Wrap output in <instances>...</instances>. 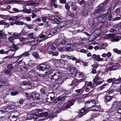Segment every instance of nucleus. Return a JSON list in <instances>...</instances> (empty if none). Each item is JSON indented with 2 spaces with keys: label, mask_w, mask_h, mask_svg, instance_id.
<instances>
[{
  "label": "nucleus",
  "mask_w": 121,
  "mask_h": 121,
  "mask_svg": "<svg viewBox=\"0 0 121 121\" xmlns=\"http://www.w3.org/2000/svg\"><path fill=\"white\" fill-rule=\"evenodd\" d=\"M48 72L46 73H48V77L52 81H56L59 80L60 77L61 75L59 72L54 73L52 71L53 69L50 68L49 69Z\"/></svg>",
  "instance_id": "obj_1"
},
{
  "label": "nucleus",
  "mask_w": 121,
  "mask_h": 121,
  "mask_svg": "<svg viewBox=\"0 0 121 121\" xmlns=\"http://www.w3.org/2000/svg\"><path fill=\"white\" fill-rule=\"evenodd\" d=\"M66 92L63 93L61 96H59L56 99V102H57L56 101H60V102L65 101V100L67 99L68 97V95L70 93H72L73 92L71 91V92L70 91H66Z\"/></svg>",
  "instance_id": "obj_2"
},
{
  "label": "nucleus",
  "mask_w": 121,
  "mask_h": 121,
  "mask_svg": "<svg viewBox=\"0 0 121 121\" xmlns=\"http://www.w3.org/2000/svg\"><path fill=\"white\" fill-rule=\"evenodd\" d=\"M85 107L87 108L90 109L92 108H97L96 102L95 99L91 100L90 101H87L85 103Z\"/></svg>",
  "instance_id": "obj_3"
},
{
  "label": "nucleus",
  "mask_w": 121,
  "mask_h": 121,
  "mask_svg": "<svg viewBox=\"0 0 121 121\" xmlns=\"http://www.w3.org/2000/svg\"><path fill=\"white\" fill-rule=\"evenodd\" d=\"M50 68H51V66L49 64H43L38 66V69L40 70L46 71L45 74H48V73H46L48 71V70Z\"/></svg>",
  "instance_id": "obj_4"
},
{
  "label": "nucleus",
  "mask_w": 121,
  "mask_h": 121,
  "mask_svg": "<svg viewBox=\"0 0 121 121\" xmlns=\"http://www.w3.org/2000/svg\"><path fill=\"white\" fill-rule=\"evenodd\" d=\"M67 70L69 71V72H70L69 73L72 76H73V77L74 76V75L75 74L76 72V68L75 67H72L71 66H69L68 67Z\"/></svg>",
  "instance_id": "obj_5"
},
{
  "label": "nucleus",
  "mask_w": 121,
  "mask_h": 121,
  "mask_svg": "<svg viewBox=\"0 0 121 121\" xmlns=\"http://www.w3.org/2000/svg\"><path fill=\"white\" fill-rule=\"evenodd\" d=\"M30 96L31 98L34 100H37L39 99L40 96L39 94L37 93L36 91H34L30 94Z\"/></svg>",
  "instance_id": "obj_6"
},
{
  "label": "nucleus",
  "mask_w": 121,
  "mask_h": 121,
  "mask_svg": "<svg viewBox=\"0 0 121 121\" xmlns=\"http://www.w3.org/2000/svg\"><path fill=\"white\" fill-rule=\"evenodd\" d=\"M6 108L5 111L8 112H13L16 110L17 108L16 106L13 105H12L10 106L6 107Z\"/></svg>",
  "instance_id": "obj_7"
},
{
  "label": "nucleus",
  "mask_w": 121,
  "mask_h": 121,
  "mask_svg": "<svg viewBox=\"0 0 121 121\" xmlns=\"http://www.w3.org/2000/svg\"><path fill=\"white\" fill-rule=\"evenodd\" d=\"M92 58L94 59L96 61H98L99 62L103 61V59L101 58L100 57V56L99 55H96L95 54H94L92 55Z\"/></svg>",
  "instance_id": "obj_8"
},
{
  "label": "nucleus",
  "mask_w": 121,
  "mask_h": 121,
  "mask_svg": "<svg viewBox=\"0 0 121 121\" xmlns=\"http://www.w3.org/2000/svg\"><path fill=\"white\" fill-rule=\"evenodd\" d=\"M107 2V1L105 0L103 3H101L97 7L102 11L105 9Z\"/></svg>",
  "instance_id": "obj_9"
},
{
  "label": "nucleus",
  "mask_w": 121,
  "mask_h": 121,
  "mask_svg": "<svg viewBox=\"0 0 121 121\" xmlns=\"http://www.w3.org/2000/svg\"><path fill=\"white\" fill-rule=\"evenodd\" d=\"M97 19L98 20V21L102 23H104L106 20H107V17H104L102 16L96 17Z\"/></svg>",
  "instance_id": "obj_10"
},
{
  "label": "nucleus",
  "mask_w": 121,
  "mask_h": 121,
  "mask_svg": "<svg viewBox=\"0 0 121 121\" xmlns=\"http://www.w3.org/2000/svg\"><path fill=\"white\" fill-rule=\"evenodd\" d=\"M57 28L56 27H55L54 28L51 29L48 32V33H49L50 35H52L56 34L57 33Z\"/></svg>",
  "instance_id": "obj_11"
},
{
  "label": "nucleus",
  "mask_w": 121,
  "mask_h": 121,
  "mask_svg": "<svg viewBox=\"0 0 121 121\" xmlns=\"http://www.w3.org/2000/svg\"><path fill=\"white\" fill-rule=\"evenodd\" d=\"M78 84L77 82V80L75 79L73 80L70 84H69V85L72 86H73V87L71 88V89L73 90L74 89L75 87L77 86Z\"/></svg>",
  "instance_id": "obj_12"
},
{
  "label": "nucleus",
  "mask_w": 121,
  "mask_h": 121,
  "mask_svg": "<svg viewBox=\"0 0 121 121\" xmlns=\"http://www.w3.org/2000/svg\"><path fill=\"white\" fill-rule=\"evenodd\" d=\"M101 11L100 9L97 7L93 12V15L94 16H97V17H98L99 13Z\"/></svg>",
  "instance_id": "obj_13"
},
{
  "label": "nucleus",
  "mask_w": 121,
  "mask_h": 121,
  "mask_svg": "<svg viewBox=\"0 0 121 121\" xmlns=\"http://www.w3.org/2000/svg\"><path fill=\"white\" fill-rule=\"evenodd\" d=\"M75 102L74 99H72L70 100L68 102L67 105L66 107L67 108H68L71 106L73 105L74 104V102Z\"/></svg>",
  "instance_id": "obj_14"
},
{
  "label": "nucleus",
  "mask_w": 121,
  "mask_h": 121,
  "mask_svg": "<svg viewBox=\"0 0 121 121\" xmlns=\"http://www.w3.org/2000/svg\"><path fill=\"white\" fill-rule=\"evenodd\" d=\"M13 113H12L10 115L9 117V119L11 121H16L17 118V117L18 116H15L13 114Z\"/></svg>",
  "instance_id": "obj_15"
},
{
  "label": "nucleus",
  "mask_w": 121,
  "mask_h": 121,
  "mask_svg": "<svg viewBox=\"0 0 121 121\" xmlns=\"http://www.w3.org/2000/svg\"><path fill=\"white\" fill-rule=\"evenodd\" d=\"M27 4L28 5H32L34 6H38L39 4L38 2H35L31 1H28L27 2Z\"/></svg>",
  "instance_id": "obj_16"
},
{
  "label": "nucleus",
  "mask_w": 121,
  "mask_h": 121,
  "mask_svg": "<svg viewBox=\"0 0 121 121\" xmlns=\"http://www.w3.org/2000/svg\"><path fill=\"white\" fill-rule=\"evenodd\" d=\"M119 67L118 65L114 64L112 66H111L108 69L109 70H115L117 69Z\"/></svg>",
  "instance_id": "obj_17"
},
{
  "label": "nucleus",
  "mask_w": 121,
  "mask_h": 121,
  "mask_svg": "<svg viewBox=\"0 0 121 121\" xmlns=\"http://www.w3.org/2000/svg\"><path fill=\"white\" fill-rule=\"evenodd\" d=\"M96 19H94L93 18H89L88 20V23L90 25L92 26L95 23V20Z\"/></svg>",
  "instance_id": "obj_18"
},
{
  "label": "nucleus",
  "mask_w": 121,
  "mask_h": 121,
  "mask_svg": "<svg viewBox=\"0 0 121 121\" xmlns=\"http://www.w3.org/2000/svg\"><path fill=\"white\" fill-rule=\"evenodd\" d=\"M50 20L53 23L57 24L59 23L60 22L59 20L57 18H55L54 19L50 18Z\"/></svg>",
  "instance_id": "obj_19"
},
{
  "label": "nucleus",
  "mask_w": 121,
  "mask_h": 121,
  "mask_svg": "<svg viewBox=\"0 0 121 121\" xmlns=\"http://www.w3.org/2000/svg\"><path fill=\"white\" fill-rule=\"evenodd\" d=\"M107 82L108 83L112 82L113 83H115V82H117L116 79L115 78H110L107 80Z\"/></svg>",
  "instance_id": "obj_20"
},
{
  "label": "nucleus",
  "mask_w": 121,
  "mask_h": 121,
  "mask_svg": "<svg viewBox=\"0 0 121 121\" xmlns=\"http://www.w3.org/2000/svg\"><path fill=\"white\" fill-rule=\"evenodd\" d=\"M39 41L38 40V38H35L31 42V44H33V45H35L39 43Z\"/></svg>",
  "instance_id": "obj_21"
},
{
  "label": "nucleus",
  "mask_w": 121,
  "mask_h": 121,
  "mask_svg": "<svg viewBox=\"0 0 121 121\" xmlns=\"http://www.w3.org/2000/svg\"><path fill=\"white\" fill-rule=\"evenodd\" d=\"M59 23L60 26L61 28L65 27L67 24V22L65 21H61L59 22Z\"/></svg>",
  "instance_id": "obj_22"
},
{
  "label": "nucleus",
  "mask_w": 121,
  "mask_h": 121,
  "mask_svg": "<svg viewBox=\"0 0 121 121\" xmlns=\"http://www.w3.org/2000/svg\"><path fill=\"white\" fill-rule=\"evenodd\" d=\"M112 98V96L109 95L105 96V101L106 102V103L107 102L109 101Z\"/></svg>",
  "instance_id": "obj_23"
},
{
  "label": "nucleus",
  "mask_w": 121,
  "mask_h": 121,
  "mask_svg": "<svg viewBox=\"0 0 121 121\" xmlns=\"http://www.w3.org/2000/svg\"><path fill=\"white\" fill-rule=\"evenodd\" d=\"M35 75V71L34 70H32L30 72L29 75H28L27 77L30 78L32 77H33V76Z\"/></svg>",
  "instance_id": "obj_24"
},
{
  "label": "nucleus",
  "mask_w": 121,
  "mask_h": 121,
  "mask_svg": "<svg viewBox=\"0 0 121 121\" xmlns=\"http://www.w3.org/2000/svg\"><path fill=\"white\" fill-rule=\"evenodd\" d=\"M48 115V114L47 112H43L40 113L39 117H47Z\"/></svg>",
  "instance_id": "obj_25"
},
{
  "label": "nucleus",
  "mask_w": 121,
  "mask_h": 121,
  "mask_svg": "<svg viewBox=\"0 0 121 121\" xmlns=\"http://www.w3.org/2000/svg\"><path fill=\"white\" fill-rule=\"evenodd\" d=\"M40 93L42 96H43L46 94L47 91L44 89L41 88L40 89Z\"/></svg>",
  "instance_id": "obj_26"
},
{
  "label": "nucleus",
  "mask_w": 121,
  "mask_h": 121,
  "mask_svg": "<svg viewBox=\"0 0 121 121\" xmlns=\"http://www.w3.org/2000/svg\"><path fill=\"white\" fill-rule=\"evenodd\" d=\"M6 35L2 30H0V39H5Z\"/></svg>",
  "instance_id": "obj_27"
},
{
  "label": "nucleus",
  "mask_w": 121,
  "mask_h": 121,
  "mask_svg": "<svg viewBox=\"0 0 121 121\" xmlns=\"http://www.w3.org/2000/svg\"><path fill=\"white\" fill-rule=\"evenodd\" d=\"M60 39H56L55 40L54 42L52 44L54 45L55 47L57 48L58 46L60 44L59 43H58L57 41H58Z\"/></svg>",
  "instance_id": "obj_28"
},
{
  "label": "nucleus",
  "mask_w": 121,
  "mask_h": 121,
  "mask_svg": "<svg viewBox=\"0 0 121 121\" xmlns=\"http://www.w3.org/2000/svg\"><path fill=\"white\" fill-rule=\"evenodd\" d=\"M21 41L23 43H27L29 42V40L27 38L24 37H21L20 39Z\"/></svg>",
  "instance_id": "obj_29"
},
{
  "label": "nucleus",
  "mask_w": 121,
  "mask_h": 121,
  "mask_svg": "<svg viewBox=\"0 0 121 121\" xmlns=\"http://www.w3.org/2000/svg\"><path fill=\"white\" fill-rule=\"evenodd\" d=\"M94 82H93V84L92 82H88L87 84V86H89L91 89L93 88L94 87V85L95 83H94Z\"/></svg>",
  "instance_id": "obj_30"
},
{
  "label": "nucleus",
  "mask_w": 121,
  "mask_h": 121,
  "mask_svg": "<svg viewBox=\"0 0 121 121\" xmlns=\"http://www.w3.org/2000/svg\"><path fill=\"white\" fill-rule=\"evenodd\" d=\"M71 44H70L69 43H67L66 44V45L69 46L68 47H67L65 49V50L67 52H70L72 51V49L70 47L71 46Z\"/></svg>",
  "instance_id": "obj_31"
},
{
  "label": "nucleus",
  "mask_w": 121,
  "mask_h": 121,
  "mask_svg": "<svg viewBox=\"0 0 121 121\" xmlns=\"http://www.w3.org/2000/svg\"><path fill=\"white\" fill-rule=\"evenodd\" d=\"M21 33H19L18 34L17 33H14L12 36L13 37V38L15 39H17L18 38H19L21 36L20 34Z\"/></svg>",
  "instance_id": "obj_32"
},
{
  "label": "nucleus",
  "mask_w": 121,
  "mask_h": 121,
  "mask_svg": "<svg viewBox=\"0 0 121 121\" xmlns=\"http://www.w3.org/2000/svg\"><path fill=\"white\" fill-rule=\"evenodd\" d=\"M25 24L23 22L19 21H18L16 20L15 21V24L16 25H23Z\"/></svg>",
  "instance_id": "obj_33"
},
{
  "label": "nucleus",
  "mask_w": 121,
  "mask_h": 121,
  "mask_svg": "<svg viewBox=\"0 0 121 121\" xmlns=\"http://www.w3.org/2000/svg\"><path fill=\"white\" fill-rule=\"evenodd\" d=\"M28 37L30 39H32L35 38V36L34 33H32L29 34H28Z\"/></svg>",
  "instance_id": "obj_34"
},
{
  "label": "nucleus",
  "mask_w": 121,
  "mask_h": 121,
  "mask_svg": "<svg viewBox=\"0 0 121 121\" xmlns=\"http://www.w3.org/2000/svg\"><path fill=\"white\" fill-rule=\"evenodd\" d=\"M5 115L4 111L0 110V119L3 118Z\"/></svg>",
  "instance_id": "obj_35"
},
{
  "label": "nucleus",
  "mask_w": 121,
  "mask_h": 121,
  "mask_svg": "<svg viewBox=\"0 0 121 121\" xmlns=\"http://www.w3.org/2000/svg\"><path fill=\"white\" fill-rule=\"evenodd\" d=\"M7 68L9 69H12L14 68V66L13 64H9L8 65Z\"/></svg>",
  "instance_id": "obj_36"
},
{
  "label": "nucleus",
  "mask_w": 121,
  "mask_h": 121,
  "mask_svg": "<svg viewBox=\"0 0 121 121\" xmlns=\"http://www.w3.org/2000/svg\"><path fill=\"white\" fill-rule=\"evenodd\" d=\"M34 62L32 60H31L29 61L27 65L29 66H33L34 65Z\"/></svg>",
  "instance_id": "obj_37"
},
{
  "label": "nucleus",
  "mask_w": 121,
  "mask_h": 121,
  "mask_svg": "<svg viewBox=\"0 0 121 121\" xmlns=\"http://www.w3.org/2000/svg\"><path fill=\"white\" fill-rule=\"evenodd\" d=\"M100 78L99 77L98 74L97 75L95 76V78L94 79V83L96 82L97 80H99L100 79Z\"/></svg>",
  "instance_id": "obj_38"
},
{
  "label": "nucleus",
  "mask_w": 121,
  "mask_h": 121,
  "mask_svg": "<svg viewBox=\"0 0 121 121\" xmlns=\"http://www.w3.org/2000/svg\"><path fill=\"white\" fill-rule=\"evenodd\" d=\"M118 105V102L117 101H115L112 104V108L117 107Z\"/></svg>",
  "instance_id": "obj_39"
},
{
  "label": "nucleus",
  "mask_w": 121,
  "mask_h": 121,
  "mask_svg": "<svg viewBox=\"0 0 121 121\" xmlns=\"http://www.w3.org/2000/svg\"><path fill=\"white\" fill-rule=\"evenodd\" d=\"M81 14L82 16H83L86 15L87 14V13L86 10H82L81 12Z\"/></svg>",
  "instance_id": "obj_40"
},
{
  "label": "nucleus",
  "mask_w": 121,
  "mask_h": 121,
  "mask_svg": "<svg viewBox=\"0 0 121 121\" xmlns=\"http://www.w3.org/2000/svg\"><path fill=\"white\" fill-rule=\"evenodd\" d=\"M87 112V111L86 110L83 108H82L80 111V113L83 114L84 115L86 114Z\"/></svg>",
  "instance_id": "obj_41"
},
{
  "label": "nucleus",
  "mask_w": 121,
  "mask_h": 121,
  "mask_svg": "<svg viewBox=\"0 0 121 121\" xmlns=\"http://www.w3.org/2000/svg\"><path fill=\"white\" fill-rule=\"evenodd\" d=\"M23 57H29L30 56V54L28 52H26L22 54Z\"/></svg>",
  "instance_id": "obj_42"
},
{
  "label": "nucleus",
  "mask_w": 121,
  "mask_h": 121,
  "mask_svg": "<svg viewBox=\"0 0 121 121\" xmlns=\"http://www.w3.org/2000/svg\"><path fill=\"white\" fill-rule=\"evenodd\" d=\"M84 88L83 87L80 89L76 90L75 91L78 93H82L84 91Z\"/></svg>",
  "instance_id": "obj_43"
},
{
  "label": "nucleus",
  "mask_w": 121,
  "mask_h": 121,
  "mask_svg": "<svg viewBox=\"0 0 121 121\" xmlns=\"http://www.w3.org/2000/svg\"><path fill=\"white\" fill-rule=\"evenodd\" d=\"M49 98L51 100H53L55 98L54 94L53 92H52L50 94V96H49Z\"/></svg>",
  "instance_id": "obj_44"
},
{
  "label": "nucleus",
  "mask_w": 121,
  "mask_h": 121,
  "mask_svg": "<svg viewBox=\"0 0 121 121\" xmlns=\"http://www.w3.org/2000/svg\"><path fill=\"white\" fill-rule=\"evenodd\" d=\"M67 42L64 40H61L60 41V45H65L66 43Z\"/></svg>",
  "instance_id": "obj_45"
},
{
  "label": "nucleus",
  "mask_w": 121,
  "mask_h": 121,
  "mask_svg": "<svg viewBox=\"0 0 121 121\" xmlns=\"http://www.w3.org/2000/svg\"><path fill=\"white\" fill-rule=\"evenodd\" d=\"M27 69V68L26 66H24L21 67L20 68V71L21 72L23 71L25 72L26 71Z\"/></svg>",
  "instance_id": "obj_46"
},
{
  "label": "nucleus",
  "mask_w": 121,
  "mask_h": 121,
  "mask_svg": "<svg viewBox=\"0 0 121 121\" xmlns=\"http://www.w3.org/2000/svg\"><path fill=\"white\" fill-rule=\"evenodd\" d=\"M114 52L117 53L118 54H120L121 53L120 50H118L117 48H114L113 49Z\"/></svg>",
  "instance_id": "obj_47"
},
{
  "label": "nucleus",
  "mask_w": 121,
  "mask_h": 121,
  "mask_svg": "<svg viewBox=\"0 0 121 121\" xmlns=\"http://www.w3.org/2000/svg\"><path fill=\"white\" fill-rule=\"evenodd\" d=\"M108 85V84L107 83H105L100 86L99 88V89L101 90L103 89L105 87V86H106Z\"/></svg>",
  "instance_id": "obj_48"
},
{
  "label": "nucleus",
  "mask_w": 121,
  "mask_h": 121,
  "mask_svg": "<svg viewBox=\"0 0 121 121\" xmlns=\"http://www.w3.org/2000/svg\"><path fill=\"white\" fill-rule=\"evenodd\" d=\"M33 55L35 58L39 57V55L37 52H35L33 54Z\"/></svg>",
  "instance_id": "obj_49"
},
{
  "label": "nucleus",
  "mask_w": 121,
  "mask_h": 121,
  "mask_svg": "<svg viewBox=\"0 0 121 121\" xmlns=\"http://www.w3.org/2000/svg\"><path fill=\"white\" fill-rule=\"evenodd\" d=\"M27 84V83L26 81H24L20 83V86H26Z\"/></svg>",
  "instance_id": "obj_50"
},
{
  "label": "nucleus",
  "mask_w": 121,
  "mask_h": 121,
  "mask_svg": "<svg viewBox=\"0 0 121 121\" xmlns=\"http://www.w3.org/2000/svg\"><path fill=\"white\" fill-rule=\"evenodd\" d=\"M30 78L32 81H36L38 80V78L37 76L35 75L32 77Z\"/></svg>",
  "instance_id": "obj_51"
},
{
  "label": "nucleus",
  "mask_w": 121,
  "mask_h": 121,
  "mask_svg": "<svg viewBox=\"0 0 121 121\" xmlns=\"http://www.w3.org/2000/svg\"><path fill=\"white\" fill-rule=\"evenodd\" d=\"M75 75H74V76H76L78 77H80L82 73L79 72H77L76 71V73H75Z\"/></svg>",
  "instance_id": "obj_52"
},
{
  "label": "nucleus",
  "mask_w": 121,
  "mask_h": 121,
  "mask_svg": "<svg viewBox=\"0 0 121 121\" xmlns=\"http://www.w3.org/2000/svg\"><path fill=\"white\" fill-rule=\"evenodd\" d=\"M121 11V7L118 8L115 10V13H116L118 14Z\"/></svg>",
  "instance_id": "obj_53"
},
{
  "label": "nucleus",
  "mask_w": 121,
  "mask_h": 121,
  "mask_svg": "<svg viewBox=\"0 0 121 121\" xmlns=\"http://www.w3.org/2000/svg\"><path fill=\"white\" fill-rule=\"evenodd\" d=\"M13 37L12 36L9 37L8 38V40L9 42H11L12 43L13 42V40L14 39Z\"/></svg>",
  "instance_id": "obj_54"
},
{
  "label": "nucleus",
  "mask_w": 121,
  "mask_h": 121,
  "mask_svg": "<svg viewBox=\"0 0 121 121\" xmlns=\"http://www.w3.org/2000/svg\"><path fill=\"white\" fill-rule=\"evenodd\" d=\"M120 40V39L118 38H114L112 39V42H118Z\"/></svg>",
  "instance_id": "obj_55"
},
{
  "label": "nucleus",
  "mask_w": 121,
  "mask_h": 121,
  "mask_svg": "<svg viewBox=\"0 0 121 121\" xmlns=\"http://www.w3.org/2000/svg\"><path fill=\"white\" fill-rule=\"evenodd\" d=\"M18 93L17 91H12L11 92V94L12 96H14L18 94Z\"/></svg>",
  "instance_id": "obj_56"
},
{
  "label": "nucleus",
  "mask_w": 121,
  "mask_h": 121,
  "mask_svg": "<svg viewBox=\"0 0 121 121\" xmlns=\"http://www.w3.org/2000/svg\"><path fill=\"white\" fill-rule=\"evenodd\" d=\"M7 23L4 22V21H0V25H7Z\"/></svg>",
  "instance_id": "obj_57"
},
{
  "label": "nucleus",
  "mask_w": 121,
  "mask_h": 121,
  "mask_svg": "<svg viewBox=\"0 0 121 121\" xmlns=\"http://www.w3.org/2000/svg\"><path fill=\"white\" fill-rule=\"evenodd\" d=\"M107 46V44L106 43H103L101 46L102 49H104Z\"/></svg>",
  "instance_id": "obj_58"
},
{
  "label": "nucleus",
  "mask_w": 121,
  "mask_h": 121,
  "mask_svg": "<svg viewBox=\"0 0 121 121\" xmlns=\"http://www.w3.org/2000/svg\"><path fill=\"white\" fill-rule=\"evenodd\" d=\"M44 22V24L46 27L47 28L50 27V25L48 23V22L46 21Z\"/></svg>",
  "instance_id": "obj_59"
},
{
  "label": "nucleus",
  "mask_w": 121,
  "mask_h": 121,
  "mask_svg": "<svg viewBox=\"0 0 121 121\" xmlns=\"http://www.w3.org/2000/svg\"><path fill=\"white\" fill-rule=\"evenodd\" d=\"M42 20L43 22H45L47 20V17L45 16L43 17H42Z\"/></svg>",
  "instance_id": "obj_60"
},
{
  "label": "nucleus",
  "mask_w": 121,
  "mask_h": 121,
  "mask_svg": "<svg viewBox=\"0 0 121 121\" xmlns=\"http://www.w3.org/2000/svg\"><path fill=\"white\" fill-rule=\"evenodd\" d=\"M121 19V18L119 17H116L113 19L112 20V22L114 21H116L118 20H120Z\"/></svg>",
  "instance_id": "obj_61"
},
{
  "label": "nucleus",
  "mask_w": 121,
  "mask_h": 121,
  "mask_svg": "<svg viewBox=\"0 0 121 121\" xmlns=\"http://www.w3.org/2000/svg\"><path fill=\"white\" fill-rule=\"evenodd\" d=\"M85 79H81L79 80H77L78 84L82 82H84L85 81Z\"/></svg>",
  "instance_id": "obj_62"
},
{
  "label": "nucleus",
  "mask_w": 121,
  "mask_h": 121,
  "mask_svg": "<svg viewBox=\"0 0 121 121\" xmlns=\"http://www.w3.org/2000/svg\"><path fill=\"white\" fill-rule=\"evenodd\" d=\"M27 85L28 86V88L29 89H31L32 88V84L30 82L27 83Z\"/></svg>",
  "instance_id": "obj_63"
},
{
  "label": "nucleus",
  "mask_w": 121,
  "mask_h": 121,
  "mask_svg": "<svg viewBox=\"0 0 121 121\" xmlns=\"http://www.w3.org/2000/svg\"><path fill=\"white\" fill-rule=\"evenodd\" d=\"M4 73H9L11 72V70L7 69L5 70L4 71Z\"/></svg>",
  "instance_id": "obj_64"
}]
</instances>
